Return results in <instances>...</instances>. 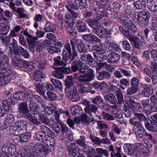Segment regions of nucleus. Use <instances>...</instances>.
Here are the masks:
<instances>
[{"label": "nucleus", "instance_id": "obj_13", "mask_svg": "<svg viewBox=\"0 0 157 157\" xmlns=\"http://www.w3.org/2000/svg\"><path fill=\"white\" fill-rule=\"evenodd\" d=\"M93 32L100 38L106 37L109 35L107 30L100 25L98 26Z\"/></svg>", "mask_w": 157, "mask_h": 157}, {"label": "nucleus", "instance_id": "obj_52", "mask_svg": "<svg viewBox=\"0 0 157 157\" xmlns=\"http://www.w3.org/2000/svg\"><path fill=\"white\" fill-rule=\"evenodd\" d=\"M10 79V77L0 76V86H5L9 82Z\"/></svg>", "mask_w": 157, "mask_h": 157}, {"label": "nucleus", "instance_id": "obj_17", "mask_svg": "<svg viewBox=\"0 0 157 157\" xmlns=\"http://www.w3.org/2000/svg\"><path fill=\"white\" fill-rule=\"evenodd\" d=\"M84 110L86 113L91 116L92 118L91 119L90 121L91 122L93 121L94 119L92 116V113L95 114L98 111V107L94 104H92L89 107H85L84 109Z\"/></svg>", "mask_w": 157, "mask_h": 157}, {"label": "nucleus", "instance_id": "obj_7", "mask_svg": "<svg viewBox=\"0 0 157 157\" xmlns=\"http://www.w3.org/2000/svg\"><path fill=\"white\" fill-rule=\"evenodd\" d=\"M139 82L137 78L134 77L130 80L131 87L127 90L128 94L132 95L136 93L138 89Z\"/></svg>", "mask_w": 157, "mask_h": 157}, {"label": "nucleus", "instance_id": "obj_14", "mask_svg": "<svg viewBox=\"0 0 157 157\" xmlns=\"http://www.w3.org/2000/svg\"><path fill=\"white\" fill-rule=\"evenodd\" d=\"M125 106L127 107L129 110L131 109L134 112H135L134 109H136L137 111L139 112L140 103L135 102L134 101L130 99L129 100V102L125 104Z\"/></svg>", "mask_w": 157, "mask_h": 157}, {"label": "nucleus", "instance_id": "obj_44", "mask_svg": "<svg viewBox=\"0 0 157 157\" xmlns=\"http://www.w3.org/2000/svg\"><path fill=\"white\" fill-rule=\"evenodd\" d=\"M65 85L66 87L70 89L74 84V79L71 76L67 77L65 81Z\"/></svg>", "mask_w": 157, "mask_h": 157}, {"label": "nucleus", "instance_id": "obj_57", "mask_svg": "<svg viewBox=\"0 0 157 157\" xmlns=\"http://www.w3.org/2000/svg\"><path fill=\"white\" fill-rule=\"evenodd\" d=\"M42 58L41 57H38L35 59L34 61L35 63H39V68L40 69H43L44 68V61H43Z\"/></svg>", "mask_w": 157, "mask_h": 157}, {"label": "nucleus", "instance_id": "obj_47", "mask_svg": "<svg viewBox=\"0 0 157 157\" xmlns=\"http://www.w3.org/2000/svg\"><path fill=\"white\" fill-rule=\"evenodd\" d=\"M121 5L117 2H115L113 5V9L114 10L112 14L114 15H119V9L121 8Z\"/></svg>", "mask_w": 157, "mask_h": 157}, {"label": "nucleus", "instance_id": "obj_10", "mask_svg": "<svg viewBox=\"0 0 157 157\" xmlns=\"http://www.w3.org/2000/svg\"><path fill=\"white\" fill-rule=\"evenodd\" d=\"M67 96L68 97H71V100L73 102L78 101L80 99V97L78 95L77 89L76 87H74L72 90H68L66 93Z\"/></svg>", "mask_w": 157, "mask_h": 157}, {"label": "nucleus", "instance_id": "obj_25", "mask_svg": "<svg viewBox=\"0 0 157 157\" xmlns=\"http://www.w3.org/2000/svg\"><path fill=\"white\" fill-rule=\"evenodd\" d=\"M22 154L24 157H38V153L33 149L23 150Z\"/></svg>", "mask_w": 157, "mask_h": 157}, {"label": "nucleus", "instance_id": "obj_55", "mask_svg": "<svg viewBox=\"0 0 157 157\" xmlns=\"http://www.w3.org/2000/svg\"><path fill=\"white\" fill-rule=\"evenodd\" d=\"M44 144H45L50 151L52 152L54 150L55 146L54 143L52 142L48 139L46 141V143H44Z\"/></svg>", "mask_w": 157, "mask_h": 157}, {"label": "nucleus", "instance_id": "obj_60", "mask_svg": "<svg viewBox=\"0 0 157 157\" xmlns=\"http://www.w3.org/2000/svg\"><path fill=\"white\" fill-rule=\"evenodd\" d=\"M108 49L110 51H118L120 50L118 45L114 43L110 42L108 44Z\"/></svg>", "mask_w": 157, "mask_h": 157}, {"label": "nucleus", "instance_id": "obj_63", "mask_svg": "<svg viewBox=\"0 0 157 157\" xmlns=\"http://www.w3.org/2000/svg\"><path fill=\"white\" fill-rule=\"evenodd\" d=\"M47 99L50 101L56 100L57 98V95L51 91H48L47 93Z\"/></svg>", "mask_w": 157, "mask_h": 157}, {"label": "nucleus", "instance_id": "obj_16", "mask_svg": "<svg viewBox=\"0 0 157 157\" xmlns=\"http://www.w3.org/2000/svg\"><path fill=\"white\" fill-rule=\"evenodd\" d=\"M150 105L149 99L143 100L141 101V103H140L139 112L142 113L143 111H149Z\"/></svg>", "mask_w": 157, "mask_h": 157}, {"label": "nucleus", "instance_id": "obj_48", "mask_svg": "<svg viewBox=\"0 0 157 157\" xmlns=\"http://www.w3.org/2000/svg\"><path fill=\"white\" fill-rule=\"evenodd\" d=\"M53 68L55 70L53 72L54 76L60 79L63 78L64 77V75L61 71H60L59 69L56 68L59 67H53Z\"/></svg>", "mask_w": 157, "mask_h": 157}, {"label": "nucleus", "instance_id": "obj_12", "mask_svg": "<svg viewBox=\"0 0 157 157\" xmlns=\"http://www.w3.org/2000/svg\"><path fill=\"white\" fill-rule=\"evenodd\" d=\"M82 38L85 41L90 43H100L101 40L97 37L92 34H87L82 35Z\"/></svg>", "mask_w": 157, "mask_h": 157}, {"label": "nucleus", "instance_id": "obj_26", "mask_svg": "<svg viewBox=\"0 0 157 157\" xmlns=\"http://www.w3.org/2000/svg\"><path fill=\"white\" fill-rule=\"evenodd\" d=\"M147 2L144 0H138L133 3L134 6L137 10L144 9L146 6Z\"/></svg>", "mask_w": 157, "mask_h": 157}, {"label": "nucleus", "instance_id": "obj_24", "mask_svg": "<svg viewBox=\"0 0 157 157\" xmlns=\"http://www.w3.org/2000/svg\"><path fill=\"white\" fill-rule=\"evenodd\" d=\"M18 110L22 116L25 114L29 112L27 102H23L20 103L18 105Z\"/></svg>", "mask_w": 157, "mask_h": 157}, {"label": "nucleus", "instance_id": "obj_58", "mask_svg": "<svg viewBox=\"0 0 157 157\" xmlns=\"http://www.w3.org/2000/svg\"><path fill=\"white\" fill-rule=\"evenodd\" d=\"M61 57L60 56H58L54 59V64L55 65L57 66H66V64L61 60Z\"/></svg>", "mask_w": 157, "mask_h": 157}, {"label": "nucleus", "instance_id": "obj_5", "mask_svg": "<svg viewBox=\"0 0 157 157\" xmlns=\"http://www.w3.org/2000/svg\"><path fill=\"white\" fill-rule=\"evenodd\" d=\"M72 141V140L69 139L66 143L68 154L71 157H78L80 154L78 150V146L75 143H73Z\"/></svg>", "mask_w": 157, "mask_h": 157}, {"label": "nucleus", "instance_id": "obj_30", "mask_svg": "<svg viewBox=\"0 0 157 157\" xmlns=\"http://www.w3.org/2000/svg\"><path fill=\"white\" fill-rule=\"evenodd\" d=\"M132 145L129 144H126L124 145L123 148L125 152L128 155H132L135 153V150L132 147Z\"/></svg>", "mask_w": 157, "mask_h": 157}, {"label": "nucleus", "instance_id": "obj_50", "mask_svg": "<svg viewBox=\"0 0 157 157\" xmlns=\"http://www.w3.org/2000/svg\"><path fill=\"white\" fill-rule=\"evenodd\" d=\"M10 103L8 100H4L2 102V107L3 111L8 112L10 108Z\"/></svg>", "mask_w": 157, "mask_h": 157}, {"label": "nucleus", "instance_id": "obj_33", "mask_svg": "<svg viewBox=\"0 0 157 157\" xmlns=\"http://www.w3.org/2000/svg\"><path fill=\"white\" fill-rule=\"evenodd\" d=\"M26 128H21L19 129L12 130L10 129V133L13 135L20 136L23 134L26 133Z\"/></svg>", "mask_w": 157, "mask_h": 157}, {"label": "nucleus", "instance_id": "obj_29", "mask_svg": "<svg viewBox=\"0 0 157 157\" xmlns=\"http://www.w3.org/2000/svg\"><path fill=\"white\" fill-rule=\"evenodd\" d=\"M104 98L106 101L112 104H115L117 103V99L113 94H107L104 96Z\"/></svg>", "mask_w": 157, "mask_h": 157}, {"label": "nucleus", "instance_id": "obj_62", "mask_svg": "<svg viewBox=\"0 0 157 157\" xmlns=\"http://www.w3.org/2000/svg\"><path fill=\"white\" fill-rule=\"evenodd\" d=\"M19 51L20 54L22 56L25 58H28L29 57V54L28 51L22 47L19 46Z\"/></svg>", "mask_w": 157, "mask_h": 157}, {"label": "nucleus", "instance_id": "obj_34", "mask_svg": "<svg viewBox=\"0 0 157 157\" xmlns=\"http://www.w3.org/2000/svg\"><path fill=\"white\" fill-rule=\"evenodd\" d=\"M60 125L63 134H65L67 137L72 135L70 129L66 125L62 123H60Z\"/></svg>", "mask_w": 157, "mask_h": 157}, {"label": "nucleus", "instance_id": "obj_18", "mask_svg": "<svg viewBox=\"0 0 157 157\" xmlns=\"http://www.w3.org/2000/svg\"><path fill=\"white\" fill-rule=\"evenodd\" d=\"M27 42L29 44L30 47H34L36 51L38 52H41L43 46V44L38 42H35L30 40L27 39Z\"/></svg>", "mask_w": 157, "mask_h": 157}, {"label": "nucleus", "instance_id": "obj_22", "mask_svg": "<svg viewBox=\"0 0 157 157\" xmlns=\"http://www.w3.org/2000/svg\"><path fill=\"white\" fill-rule=\"evenodd\" d=\"M148 153V150L147 147H142L137 149L135 155L137 157H145Z\"/></svg>", "mask_w": 157, "mask_h": 157}, {"label": "nucleus", "instance_id": "obj_46", "mask_svg": "<svg viewBox=\"0 0 157 157\" xmlns=\"http://www.w3.org/2000/svg\"><path fill=\"white\" fill-rule=\"evenodd\" d=\"M104 53H99L97 52H94L93 56L95 59L98 61L102 62L106 59V57L104 55Z\"/></svg>", "mask_w": 157, "mask_h": 157}, {"label": "nucleus", "instance_id": "obj_27", "mask_svg": "<svg viewBox=\"0 0 157 157\" xmlns=\"http://www.w3.org/2000/svg\"><path fill=\"white\" fill-rule=\"evenodd\" d=\"M76 26L79 32H85L87 30V26L84 22L78 21L76 22Z\"/></svg>", "mask_w": 157, "mask_h": 157}, {"label": "nucleus", "instance_id": "obj_32", "mask_svg": "<svg viewBox=\"0 0 157 157\" xmlns=\"http://www.w3.org/2000/svg\"><path fill=\"white\" fill-rule=\"evenodd\" d=\"M13 99L16 100L21 101L25 98V91H18L16 92L13 95Z\"/></svg>", "mask_w": 157, "mask_h": 157}, {"label": "nucleus", "instance_id": "obj_49", "mask_svg": "<svg viewBox=\"0 0 157 157\" xmlns=\"http://www.w3.org/2000/svg\"><path fill=\"white\" fill-rule=\"evenodd\" d=\"M14 120V119L12 114H8L4 121V124L6 126V127H8L9 124L13 122Z\"/></svg>", "mask_w": 157, "mask_h": 157}, {"label": "nucleus", "instance_id": "obj_1", "mask_svg": "<svg viewBox=\"0 0 157 157\" xmlns=\"http://www.w3.org/2000/svg\"><path fill=\"white\" fill-rule=\"evenodd\" d=\"M83 65V63L80 60H75L72 62L71 69L72 71L76 72L75 78L80 82H90L94 78V71L90 68L88 65Z\"/></svg>", "mask_w": 157, "mask_h": 157}, {"label": "nucleus", "instance_id": "obj_38", "mask_svg": "<svg viewBox=\"0 0 157 157\" xmlns=\"http://www.w3.org/2000/svg\"><path fill=\"white\" fill-rule=\"evenodd\" d=\"M116 95L117 97V104H121L124 102L123 94L120 90L118 89L117 91Z\"/></svg>", "mask_w": 157, "mask_h": 157}, {"label": "nucleus", "instance_id": "obj_20", "mask_svg": "<svg viewBox=\"0 0 157 157\" xmlns=\"http://www.w3.org/2000/svg\"><path fill=\"white\" fill-rule=\"evenodd\" d=\"M27 123L24 121L19 120L15 123V125L10 127V129L15 130L21 128H26Z\"/></svg>", "mask_w": 157, "mask_h": 157}, {"label": "nucleus", "instance_id": "obj_64", "mask_svg": "<svg viewBox=\"0 0 157 157\" xmlns=\"http://www.w3.org/2000/svg\"><path fill=\"white\" fill-rule=\"evenodd\" d=\"M151 127L149 131L157 132V121H151Z\"/></svg>", "mask_w": 157, "mask_h": 157}, {"label": "nucleus", "instance_id": "obj_37", "mask_svg": "<svg viewBox=\"0 0 157 157\" xmlns=\"http://www.w3.org/2000/svg\"><path fill=\"white\" fill-rule=\"evenodd\" d=\"M9 62V58L6 55L0 53V67L7 65Z\"/></svg>", "mask_w": 157, "mask_h": 157}, {"label": "nucleus", "instance_id": "obj_9", "mask_svg": "<svg viewBox=\"0 0 157 157\" xmlns=\"http://www.w3.org/2000/svg\"><path fill=\"white\" fill-rule=\"evenodd\" d=\"M35 149L38 151L41 157H45L49 153V150L45 144V145L41 143H38L34 146Z\"/></svg>", "mask_w": 157, "mask_h": 157}, {"label": "nucleus", "instance_id": "obj_41", "mask_svg": "<svg viewBox=\"0 0 157 157\" xmlns=\"http://www.w3.org/2000/svg\"><path fill=\"white\" fill-rule=\"evenodd\" d=\"M34 69V66L32 63L26 61L24 67L23 68L25 72H29L33 70Z\"/></svg>", "mask_w": 157, "mask_h": 157}, {"label": "nucleus", "instance_id": "obj_4", "mask_svg": "<svg viewBox=\"0 0 157 157\" xmlns=\"http://www.w3.org/2000/svg\"><path fill=\"white\" fill-rule=\"evenodd\" d=\"M150 14L147 11L142 10L137 13V21L138 25L144 27L147 23L149 19Z\"/></svg>", "mask_w": 157, "mask_h": 157}, {"label": "nucleus", "instance_id": "obj_43", "mask_svg": "<svg viewBox=\"0 0 157 157\" xmlns=\"http://www.w3.org/2000/svg\"><path fill=\"white\" fill-rule=\"evenodd\" d=\"M51 81L55 87L61 91L62 90V85L61 82L58 80L52 78Z\"/></svg>", "mask_w": 157, "mask_h": 157}, {"label": "nucleus", "instance_id": "obj_19", "mask_svg": "<svg viewBox=\"0 0 157 157\" xmlns=\"http://www.w3.org/2000/svg\"><path fill=\"white\" fill-rule=\"evenodd\" d=\"M40 130L44 134L48 137H51L52 138L55 137V136L54 132L50 130L48 127L45 125H42L40 127Z\"/></svg>", "mask_w": 157, "mask_h": 157}, {"label": "nucleus", "instance_id": "obj_28", "mask_svg": "<svg viewBox=\"0 0 157 157\" xmlns=\"http://www.w3.org/2000/svg\"><path fill=\"white\" fill-rule=\"evenodd\" d=\"M147 4L148 10L150 11L155 12L157 11V3L153 1L148 0Z\"/></svg>", "mask_w": 157, "mask_h": 157}, {"label": "nucleus", "instance_id": "obj_36", "mask_svg": "<svg viewBox=\"0 0 157 157\" xmlns=\"http://www.w3.org/2000/svg\"><path fill=\"white\" fill-rule=\"evenodd\" d=\"M36 138L40 141L44 143H46L48 137L40 131L36 133Z\"/></svg>", "mask_w": 157, "mask_h": 157}, {"label": "nucleus", "instance_id": "obj_3", "mask_svg": "<svg viewBox=\"0 0 157 157\" xmlns=\"http://www.w3.org/2000/svg\"><path fill=\"white\" fill-rule=\"evenodd\" d=\"M117 21H121L122 22L123 24L129 29L128 30H126L124 29L123 27L121 26H120L119 29V30L123 33L124 35L125 36L124 33H127L128 34V32L129 34L133 33H136L137 30V29L135 25L133 24V22L128 19H123L121 20L120 19L117 20Z\"/></svg>", "mask_w": 157, "mask_h": 157}, {"label": "nucleus", "instance_id": "obj_42", "mask_svg": "<svg viewBox=\"0 0 157 157\" xmlns=\"http://www.w3.org/2000/svg\"><path fill=\"white\" fill-rule=\"evenodd\" d=\"M11 75V71L8 68L5 67L1 68L0 69V76H5V77H10Z\"/></svg>", "mask_w": 157, "mask_h": 157}, {"label": "nucleus", "instance_id": "obj_39", "mask_svg": "<svg viewBox=\"0 0 157 157\" xmlns=\"http://www.w3.org/2000/svg\"><path fill=\"white\" fill-rule=\"evenodd\" d=\"M25 98L26 97L27 101L29 102L34 100L33 98L34 95L32 90H24Z\"/></svg>", "mask_w": 157, "mask_h": 157}, {"label": "nucleus", "instance_id": "obj_31", "mask_svg": "<svg viewBox=\"0 0 157 157\" xmlns=\"http://www.w3.org/2000/svg\"><path fill=\"white\" fill-rule=\"evenodd\" d=\"M151 29L156 31L153 33L154 40L157 42V17H154L152 19Z\"/></svg>", "mask_w": 157, "mask_h": 157}, {"label": "nucleus", "instance_id": "obj_2", "mask_svg": "<svg viewBox=\"0 0 157 157\" xmlns=\"http://www.w3.org/2000/svg\"><path fill=\"white\" fill-rule=\"evenodd\" d=\"M135 33H132L130 34L126 33L125 34V37H126L129 41L133 44L135 48L141 49L143 47L144 38L143 37L140 35L137 36L133 35Z\"/></svg>", "mask_w": 157, "mask_h": 157}, {"label": "nucleus", "instance_id": "obj_54", "mask_svg": "<svg viewBox=\"0 0 157 157\" xmlns=\"http://www.w3.org/2000/svg\"><path fill=\"white\" fill-rule=\"evenodd\" d=\"M92 49L94 51H96V52L97 53H103L105 52L104 50L102 48V47L97 44L93 45L92 46Z\"/></svg>", "mask_w": 157, "mask_h": 157}, {"label": "nucleus", "instance_id": "obj_53", "mask_svg": "<svg viewBox=\"0 0 157 157\" xmlns=\"http://www.w3.org/2000/svg\"><path fill=\"white\" fill-rule=\"evenodd\" d=\"M91 57V55L90 54H87L85 53H83L80 55V60L82 63L84 62L86 63Z\"/></svg>", "mask_w": 157, "mask_h": 157}, {"label": "nucleus", "instance_id": "obj_6", "mask_svg": "<svg viewBox=\"0 0 157 157\" xmlns=\"http://www.w3.org/2000/svg\"><path fill=\"white\" fill-rule=\"evenodd\" d=\"M71 46H74L75 48V46L77 47L78 51L80 53H85L87 52V50L86 48L85 44L84 42L80 40L76 39L75 38H73L70 40Z\"/></svg>", "mask_w": 157, "mask_h": 157}, {"label": "nucleus", "instance_id": "obj_35", "mask_svg": "<svg viewBox=\"0 0 157 157\" xmlns=\"http://www.w3.org/2000/svg\"><path fill=\"white\" fill-rule=\"evenodd\" d=\"M36 90L39 94L44 95L45 94V89L44 86L42 84L37 83L36 84Z\"/></svg>", "mask_w": 157, "mask_h": 157}, {"label": "nucleus", "instance_id": "obj_11", "mask_svg": "<svg viewBox=\"0 0 157 157\" xmlns=\"http://www.w3.org/2000/svg\"><path fill=\"white\" fill-rule=\"evenodd\" d=\"M69 43H67L65 45V50L62 52L63 59L64 61L66 62L70 59L72 55L71 46Z\"/></svg>", "mask_w": 157, "mask_h": 157}, {"label": "nucleus", "instance_id": "obj_15", "mask_svg": "<svg viewBox=\"0 0 157 157\" xmlns=\"http://www.w3.org/2000/svg\"><path fill=\"white\" fill-rule=\"evenodd\" d=\"M100 19V17H94L92 19H90L87 21V23L93 29V31L96 29L98 26L100 25H99L98 22Z\"/></svg>", "mask_w": 157, "mask_h": 157}, {"label": "nucleus", "instance_id": "obj_40", "mask_svg": "<svg viewBox=\"0 0 157 157\" xmlns=\"http://www.w3.org/2000/svg\"><path fill=\"white\" fill-rule=\"evenodd\" d=\"M134 115L135 117L137 119L139 120V121L141 123L144 122L147 118L144 114L142 113L135 112Z\"/></svg>", "mask_w": 157, "mask_h": 157}, {"label": "nucleus", "instance_id": "obj_45", "mask_svg": "<svg viewBox=\"0 0 157 157\" xmlns=\"http://www.w3.org/2000/svg\"><path fill=\"white\" fill-rule=\"evenodd\" d=\"M30 111L35 113L36 114H37V107L36 105V102L34 100L28 102Z\"/></svg>", "mask_w": 157, "mask_h": 157}, {"label": "nucleus", "instance_id": "obj_56", "mask_svg": "<svg viewBox=\"0 0 157 157\" xmlns=\"http://www.w3.org/2000/svg\"><path fill=\"white\" fill-rule=\"evenodd\" d=\"M130 123L134 127H136L138 129L142 128V125L141 123L139 121H136L133 118H131L129 120Z\"/></svg>", "mask_w": 157, "mask_h": 157}, {"label": "nucleus", "instance_id": "obj_8", "mask_svg": "<svg viewBox=\"0 0 157 157\" xmlns=\"http://www.w3.org/2000/svg\"><path fill=\"white\" fill-rule=\"evenodd\" d=\"M1 150L4 154L13 155L16 151V148L13 144L8 143L2 146Z\"/></svg>", "mask_w": 157, "mask_h": 157}, {"label": "nucleus", "instance_id": "obj_59", "mask_svg": "<svg viewBox=\"0 0 157 157\" xmlns=\"http://www.w3.org/2000/svg\"><path fill=\"white\" fill-rule=\"evenodd\" d=\"M146 130L142 128L138 129L135 132L136 136L138 138H140L144 137L146 133Z\"/></svg>", "mask_w": 157, "mask_h": 157}, {"label": "nucleus", "instance_id": "obj_51", "mask_svg": "<svg viewBox=\"0 0 157 157\" xmlns=\"http://www.w3.org/2000/svg\"><path fill=\"white\" fill-rule=\"evenodd\" d=\"M34 79L36 82L41 81L44 78L42 73L40 71L35 72Z\"/></svg>", "mask_w": 157, "mask_h": 157}, {"label": "nucleus", "instance_id": "obj_23", "mask_svg": "<svg viewBox=\"0 0 157 157\" xmlns=\"http://www.w3.org/2000/svg\"><path fill=\"white\" fill-rule=\"evenodd\" d=\"M110 75L108 72L103 71L97 72V78L99 80L108 79L110 78Z\"/></svg>", "mask_w": 157, "mask_h": 157}, {"label": "nucleus", "instance_id": "obj_21", "mask_svg": "<svg viewBox=\"0 0 157 157\" xmlns=\"http://www.w3.org/2000/svg\"><path fill=\"white\" fill-rule=\"evenodd\" d=\"M108 62L111 63L117 62L120 59L119 55L117 53L113 52L108 55Z\"/></svg>", "mask_w": 157, "mask_h": 157}, {"label": "nucleus", "instance_id": "obj_61", "mask_svg": "<svg viewBox=\"0 0 157 157\" xmlns=\"http://www.w3.org/2000/svg\"><path fill=\"white\" fill-rule=\"evenodd\" d=\"M18 136L20 138V142L22 143L28 141L30 139V135L29 133H26Z\"/></svg>", "mask_w": 157, "mask_h": 157}]
</instances>
